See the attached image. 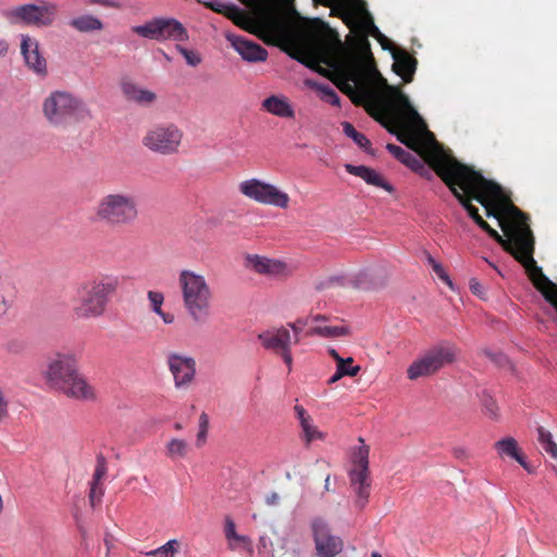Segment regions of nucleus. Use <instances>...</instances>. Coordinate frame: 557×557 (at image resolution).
Segmentation results:
<instances>
[{"mask_svg":"<svg viewBox=\"0 0 557 557\" xmlns=\"http://www.w3.org/2000/svg\"><path fill=\"white\" fill-rule=\"evenodd\" d=\"M358 1L359 3L354 8L341 4V7L332 8V12L342 17L348 27L359 28L367 47L358 50L346 49L338 40L334 51L331 54L322 55L320 62L331 67L332 81L357 106H363L372 100V84L383 87L377 104L385 117L393 124L394 128H389V132L395 134L400 143L423 158L441 178L449 180L453 175H460L462 169L458 166L459 161L443 149L432 133L425 131L422 136L412 129L411 123H420L425 127L419 113L401 89L388 85L376 70L367 36L382 37L383 35L367 11L364 2Z\"/></svg>","mask_w":557,"mask_h":557,"instance_id":"obj_1","label":"nucleus"},{"mask_svg":"<svg viewBox=\"0 0 557 557\" xmlns=\"http://www.w3.org/2000/svg\"><path fill=\"white\" fill-rule=\"evenodd\" d=\"M460 175L441 178L467 210L471 219L509 252L528 273L536 263L533 258L534 237L529 218L503 193L502 187L486 180L473 168L458 162Z\"/></svg>","mask_w":557,"mask_h":557,"instance_id":"obj_2","label":"nucleus"},{"mask_svg":"<svg viewBox=\"0 0 557 557\" xmlns=\"http://www.w3.org/2000/svg\"><path fill=\"white\" fill-rule=\"evenodd\" d=\"M120 283L114 274H99L79 283L72 305L73 314L79 320L102 317Z\"/></svg>","mask_w":557,"mask_h":557,"instance_id":"obj_3","label":"nucleus"},{"mask_svg":"<svg viewBox=\"0 0 557 557\" xmlns=\"http://www.w3.org/2000/svg\"><path fill=\"white\" fill-rule=\"evenodd\" d=\"M95 219L111 227L133 225L139 218L138 198L128 191H110L97 201Z\"/></svg>","mask_w":557,"mask_h":557,"instance_id":"obj_4","label":"nucleus"},{"mask_svg":"<svg viewBox=\"0 0 557 557\" xmlns=\"http://www.w3.org/2000/svg\"><path fill=\"white\" fill-rule=\"evenodd\" d=\"M183 304L190 319L205 323L211 315L212 290L205 276L190 270H183L178 275Z\"/></svg>","mask_w":557,"mask_h":557,"instance_id":"obj_5","label":"nucleus"},{"mask_svg":"<svg viewBox=\"0 0 557 557\" xmlns=\"http://www.w3.org/2000/svg\"><path fill=\"white\" fill-rule=\"evenodd\" d=\"M47 121L55 127H65L73 121L89 115L86 103L69 91H52L42 102Z\"/></svg>","mask_w":557,"mask_h":557,"instance_id":"obj_6","label":"nucleus"},{"mask_svg":"<svg viewBox=\"0 0 557 557\" xmlns=\"http://www.w3.org/2000/svg\"><path fill=\"white\" fill-rule=\"evenodd\" d=\"M183 131L173 123H159L150 126L141 138L143 146L160 156H172L180 151Z\"/></svg>","mask_w":557,"mask_h":557,"instance_id":"obj_7","label":"nucleus"},{"mask_svg":"<svg viewBox=\"0 0 557 557\" xmlns=\"http://www.w3.org/2000/svg\"><path fill=\"white\" fill-rule=\"evenodd\" d=\"M457 356V349L449 344H440L431 347L417 358L407 369V376L414 381L419 377L430 376L444 367L453 363Z\"/></svg>","mask_w":557,"mask_h":557,"instance_id":"obj_8","label":"nucleus"},{"mask_svg":"<svg viewBox=\"0 0 557 557\" xmlns=\"http://www.w3.org/2000/svg\"><path fill=\"white\" fill-rule=\"evenodd\" d=\"M239 193L258 203L286 209L289 203V196L278 189L275 185L258 178H249L239 183Z\"/></svg>","mask_w":557,"mask_h":557,"instance_id":"obj_9","label":"nucleus"},{"mask_svg":"<svg viewBox=\"0 0 557 557\" xmlns=\"http://www.w3.org/2000/svg\"><path fill=\"white\" fill-rule=\"evenodd\" d=\"M369 446L362 444L354 453V468L349 472L350 484L356 494L355 506L362 510L370 496Z\"/></svg>","mask_w":557,"mask_h":557,"instance_id":"obj_10","label":"nucleus"},{"mask_svg":"<svg viewBox=\"0 0 557 557\" xmlns=\"http://www.w3.org/2000/svg\"><path fill=\"white\" fill-rule=\"evenodd\" d=\"M132 30L144 38L153 40H177L188 39L187 30L182 23L174 18H154L144 25L134 26Z\"/></svg>","mask_w":557,"mask_h":557,"instance_id":"obj_11","label":"nucleus"},{"mask_svg":"<svg viewBox=\"0 0 557 557\" xmlns=\"http://www.w3.org/2000/svg\"><path fill=\"white\" fill-rule=\"evenodd\" d=\"M78 371V356L74 351L58 352L50 359L46 379L50 386L59 391Z\"/></svg>","mask_w":557,"mask_h":557,"instance_id":"obj_12","label":"nucleus"},{"mask_svg":"<svg viewBox=\"0 0 557 557\" xmlns=\"http://www.w3.org/2000/svg\"><path fill=\"white\" fill-rule=\"evenodd\" d=\"M310 527L318 557H336L342 553L343 540L332 534L329 523L323 518H313Z\"/></svg>","mask_w":557,"mask_h":557,"instance_id":"obj_13","label":"nucleus"},{"mask_svg":"<svg viewBox=\"0 0 557 557\" xmlns=\"http://www.w3.org/2000/svg\"><path fill=\"white\" fill-rule=\"evenodd\" d=\"M58 5L52 2H44L39 5L24 4L12 11V15L27 25L38 27L50 26L57 16Z\"/></svg>","mask_w":557,"mask_h":557,"instance_id":"obj_14","label":"nucleus"},{"mask_svg":"<svg viewBox=\"0 0 557 557\" xmlns=\"http://www.w3.org/2000/svg\"><path fill=\"white\" fill-rule=\"evenodd\" d=\"M166 363L176 388L187 387L193 383L196 375V360L193 357L170 352Z\"/></svg>","mask_w":557,"mask_h":557,"instance_id":"obj_15","label":"nucleus"},{"mask_svg":"<svg viewBox=\"0 0 557 557\" xmlns=\"http://www.w3.org/2000/svg\"><path fill=\"white\" fill-rule=\"evenodd\" d=\"M246 265L258 274L271 277H286L293 273L287 263L258 255L247 256Z\"/></svg>","mask_w":557,"mask_h":557,"instance_id":"obj_16","label":"nucleus"},{"mask_svg":"<svg viewBox=\"0 0 557 557\" xmlns=\"http://www.w3.org/2000/svg\"><path fill=\"white\" fill-rule=\"evenodd\" d=\"M59 392L78 401H94L97 398L96 388L79 370L60 387Z\"/></svg>","mask_w":557,"mask_h":557,"instance_id":"obj_17","label":"nucleus"},{"mask_svg":"<svg viewBox=\"0 0 557 557\" xmlns=\"http://www.w3.org/2000/svg\"><path fill=\"white\" fill-rule=\"evenodd\" d=\"M258 339L267 350L278 355L293 344V336L285 326L271 327L258 334Z\"/></svg>","mask_w":557,"mask_h":557,"instance_id":"obj_18","label":"nucleus"},{"mask_svg":"<svg viewBox=\"0 0 557 557\" xmlns=\"http://www.w3.org/2000/svg\"><path fill=\"white\" fill-rule=\"evenodd\" d=\"M226 39L247 62H262L268 58V51L252 40L234 34H227Z\"/></svg>","mask_w":557,"mask_h":557,"instance_id":"obj_19","label":"nucleus"},{"mask_svg":"<svg viewBox=\"0 0 557 557\" xmlns=\"http://www.w3.org/2000/svg\"><path fill=\"white\" fill-rule=\"evenodd\" d=\"M21 52L26 65L39 75L47 74L46 59L39 52V45L35 38L23 36L21 42Z\"/></svg>","mask_w":557,"mask_h":557,"instance_id":"obj_20","label":"nucleus"},{"mask_svg":"<svg viewBox=\"0 0 557 557\" xmlns=\"http://www.w3.org/2000/svg\"><path fill=\"white\" fill-rule=\"evenodd\" d=\"M534 287L557 311V284L552 282L535 263L527 273Z\"/></svg>","mask_w":557,"mask_h":557,"instance_id":"obj_21","label":"nucleus"},{"mask_svg":"<svg viewBox=\"0 0 557 557\" xmlns=\"http://www.w3.org/2000/svg\"><path fill=\"white\" fill-rule=\"evenodd\" d=\"M17 288L4 269L0 268V320L5 318L13 308Z\"/></svg>","mask_w":557,"mask_h":557,"instance_id":"obj_22","label":"nucleus"},{"mask_svg":"<svg viewBox=\"0 0 557 557\" xmlns=\"http://www.w3.org/2000/svg\"><path fill=\"white\" fill-rule=\"evenodd\" d=\"M393 58L394 72L403 78L404 83H411L418 65L417 59L403 49L395 51Z\"/></svg>","mask_w":557,"mask_h":557,"instance_id":"obj_23","label":"nucleus"},{"mask_svg":"<svg viewBox=\"0 0 557 557\" xmlns=\"http://www.w3.org/2000/svg\"><path fill=\"white\" fill-rule=\"evenodd\" d=\"M121 89L127 101L135 102L143 107L150 106L157 100V95L152 90L141 88L139 85L128 79L122 81Z\"/></svg>","mask_w":557,"mask_h":557,"instance_id":"obj_24","label":"nucleus"},{"mask_svg":"<svg viewBox=\"0 0 557 557\" xmlns=\"http://www.w3.org/2000/svg\"><path fill=\"white\" fill-rule=\"evenodd\" d=\"M345 170L349 174L362 178L369 185L383 188L388 193L393 191V186L387 183L383 176L374 169L368 168L366 165L345 164Z\"/></svg>","mask_w":557,"mask_h":557,"instance_id":"obj_25","label":"nucleus"},{"mask_svg":"<svg viewBox=\"0 0 557 557\" xmlns=\"http://www.w3.org/2000/svg\"><path fill=\"white\" fill-rule=\"evenodd\" d=\"M261 106L267 112L282 119H293L295 116V110L292 103L287 97L283 95H272L265 98Z\"/></svg>","mask_w":557,"mask_h":557,"instance_id":"obj_26","label":"nucleus"},{"mask_svg":"<svg viewBox=\"0 0 557 557\" xmlns=\"http://www.w3.org/2000/svg\"><path fill=\"white\" fill-rule=\"evenodd\" d=\"M386 149L401 163L413 170L414 172H421L425 170L424 163L425 160L421 158L419 154H412L411 152L405 150L404 148L394 145L387 144Z\"/></svg>","mask_w":557,"mask_h":557,"instance_id":"obj_27","label":"nucleus"},{"mask_svg":"<svg viewBox=\"0 0 557 557\" xmlns=\"http://www.w3.org/2000/svg\"><path fill=\"white\" fill-rule=\"evenodd\" d=\"M147 297L150 304V309L158 314L165 324H172L175 320L174 314L162 310V305L164 302L163 294L161 292L149 290Z\"/></svg>","mask_w":557,"mask_h":557,"instance_id":"obj_28","label":"nucleus"},{"mask_svg":"<svg viewBox=\"0 0 557 557\" xmlns=\"http://www.w3.org/2000/svg\"><path fill=\"white\" fill-rule=\"evenodd\" d=\"M495 448L499 455H506L516 459L523 468L528 469L523 457L518 451L517 441L512 437H506L495 443Z\"/></svg>","mask_w":557,"mask_h":557,"instance_id":"obj_29","label":"nucleus"},{"mask_svg":"<svg viewBox=\"0 0 557 557\" xmlns=\"http://www.w3.org/2000/svg\"><path fill=\"white\" fill-rule=\"evenodd\" d=\"M70 25L78 32L88 33L94 30H101L103 27L102 22L92 15H81L71 20Z\"/></svg>","mask_w":557,"mask_h":557,"instance_id":"obj_30","label":"nucleus"},{"mask_svg":"<svg viewBox=\"0 0 557 557\" xmlns=\"http://www.w3.org/2000/svg\"><path fill=\"white\" fill-rule=\"evenodd\" d=\"M166 456L172 459H183L189 451V445L185 440L172 438L165 445Z\"/></svg>","mask_w":557,"mask_h":557,"instance_id":"obj_31","label":"nucleus"},{"mask_svg":"<svg viewBox=\"0 0 557 557\" xmlns=\"http://www.w3.org/2000/svg\"><path fill=\"white\" fill-rule=\"evenodd\" d=\"M224 534H225V537L228 541V545L232 549L235 547V545L232 543L233 541L237 545H249L250 544V540L248 536L237 534L235 522L233 521V519L231 517L225 518Z\"/></svg>","mask_w":557,"mask_h":557,"instance_id":"obj_32","label":"nucleus"},{"mask_svg":"<svg viewBox=\"0 0 557 557\" xmlns=\"http://www.w3.org/2000/svg\"><path fill=\"white\" fill-rule=\"evenodd\" d=\"M309 335H319L326 338L343 337L349 334V330L344 325L329 326L317 325L312 327Z\"/></svg>","mask_w":557,"mask_h":557,"instance_id":"obj_33","label":"nucleus"},{"mask_svg":"<svg viewBox=\"0 0 557 557\" xmlns=\"http://www.w3.org/2000/svg\"><path fill=\"white\" fill-rule=\"evenodd\" d=\"M537 441L542 447V449L549 455V457L554 460H557V444L553 441V436L549 431L544 429L543 426L537 428Z\"/></svg>","mask_w":557,"mask_h":557,"instance_id":"obj_34","label":"nucleus"},{"mask_svg":"<svg viewBox=\"0 0 557 557\" xmlns=\"http://www.w3.org/2000/svg\"><path fill=\"white\" fill-rule=\"evenodd\" d=\"M342 126L343 132L347 137L351 138L364 151L372 153L370 150L371 141L366 137V135L357 132L354 125L349 122H343Z\"/></svg>","mask_w":557,"mask_h":557,"instance_id":"obj_35","label":"nucleus"},{"mask_svg":"<svg viewBox=\"0 0 557 557\" xmlns=\"http://www.w3.org/2000/svg\"><path fill=\"white\" fill-rule=\"evenodd\" d=\"M181 549V543L178 540L173 539L168 541L162 546L151 549L146 553L147 556L151 557H175Z\"/></svg>","mask_w":557,"mask_h":557,"instance_id":"obj_36","label":"nucleus"},{"mask_svg":"<svg viewBox=\"0 0 557 557\" xmlns=\"http://www.w3.org/2000/svg\"><path fill=\"white\" fill-rule=\"evenodd\" d=\"M228 20H231L235 25L248 29L249 17L240 8L235 4H231L225 12V15Z\"/></svg>","mask_w":557,"mask_h":557,"instance_id":"obj_37","label":"nucleus"},{"mask_svg":"<svg viewBox=\"0 0 557 557\" xmlns=\"http://www.w3.org/2000/svg\"><path fill=\"white\" fill-rule=\"evenodd\" d=\"M300 426L302 429V434L307 446L312 441L324 438V434L320 432L318 428L313 424L312 418H310L308 422L302 423Z\"/></svg>","mask_w":557,"mask_h":557,"instance_id":"obj_38","label":"nucleus"},{"mask_svg":"<svg viewBox=\"0 0 557 557\" xmlns=\"http://www.w3.org/2000/svg\"><path fill=\"white\" fill-rule=\"evenodd\" d=\"M104 494V490L101 483L92 482L90 483L89 490V503L92 508H95L100 502Z\"/></svg>","mask_w":557,"mask_h":557,"instance_id":"obj_39","label":"nucleus"},{"mask_svg":"<svg viewBox=\"0 0 557 557\" xmlns=\"http://www.w3.org/2000/svg\"><path fill=\"white\" fill-rule=\"evenodd\" d=\"M209 428V419L207 413L202 412L199 417V431L197 434V446H202L207 440V433Z\"/></svg>","mask_w":557,"mask_h":557,"instance_id":"obj_40","label":"nucleus"},{"mask_svg":"<svg viewBox=\"0 0 557 557\" xmlns=\"http://www.w3.org/2000/svg\"><path fill=\"white\" fill-rule=\"evenodd\" d=\"M319 90L322 95V99L332 106H339V97L336 91L327 85L319 86Z\"/></svg>","mask_w":557,"mask_h":557,"instance_id":"obj_41","label":"nucleus"},{"mask_svg":"<svg viewBox=\"0 0 557 557\" xmlns=\"http://www.w3.org/2000/svg\"><path fill=\"white\" fill-rule=\"evenodd\" d=\"M107 474V462L102 455L97 457V465L92 475V482L101 483L102 479Z\"/></svg>","mask_w":557,"mask_h":557,"instance_id":"obj_42","label":"nucleus"},{"mask_svg":"<svg viewBox=\"0 0 557 557\" xmlns=\"http://www.w3.org/2000/svg\"><path fill=\"white\" fill-rule=\"evenodd\" d=\"M360 372V367H351L350 369H336L335 373L329 379V384H334L343 376H356Z\"/></svg>","mask_w":557,"mask_h":557,"instance_id":"obj_43","label":"nucleus"},{"mask_svg":"<svg viewBox=\"0 0 557 557\" xmlns=\"http://www.w3.org/2000/svg\"><path fill=\"white\" fill-rule=\"evenodd\" d=\"M176 49L185 58L187 64L191 66H197L200 64L201 58L197 52L188 50L180 45L176 46Z\"/></svg>","mask_w":557,"mask_h":557,"instance_id":"obj_44","label":"nucleus"},{"mask_svg":"<svg viewBox=\"0 0 557 557\" xmlns=\"http://www.w3.org/2000/svg\"><path fill=\"white\" fill-rule=\"evenodd\" d=\"M9 417V403L4 392L0 388V423Z\"/></svg>","mask_w":557,"mask_h":557,"instance_id":"obj_45","label":"nucleus"},{"mask_svg":"<svg viewBox=\"0 0 557 557\" xmlns=\"http://www.w3.org/2000/svg\"><path fill=\"white\" fill-rule=\"evenodd\" d=\"M208 8H210L212 11L225 15V12H227V9L231 7V4L223 3L220 1H212L206 3Z\"/></svg>","mask_w":557,"mask_h":557,"instance_id":"obj_46","label":"nucleus"},{"mask_svg":"<svg viewBox=\"0 0 557 557\" xmlns=\"http://www.w3.org/2000/svg\"><path fill=\"white\" fill-rule=\"evenodd\" d=\"M483 354L498 366L504 364L506 357L502 352H493L488 349H484Z\"/></svg>","mask_w":557,"mask_h":557,"instance_id":"obj_47","label":"nucleus"},{"mask_svg":"<svg viewBox=\"0 0 557 557\" xmlns=\"http://www.w3.org/2000/svg\"><path fill=\"white\" fill-rule=\"evenodd\" d=\"M294 409H295L296 416H297V418H298V420H299V422H300V425H301L302 423H305V422H308V420L311 418V417L307 413L306 409H305L302 406H300V405H296V406L294 407Z\"/></svg>","mask_w":557,"mask_h":557,"instance_id":"obj_48","label":"nucleus"},{"mask_svg":"<svg viewBox=\"0 0 557 557\" xmlns=\"http://www.w3.org/2000/svg\"><path fill=\"white\" fill-rule=\"evenodd\" d=\"M304 324L305 323L301 320H297L294 323H288V326L294 332L293 343H295V344L299 343V333L301 332V326L300 325H304Z\"/></svg>","mask_w":557,"mask_h":557,"instance_id":"obj_49","label":"nucleus"},{"mask_svg":"<svg viewBox=\"0 0 557 557\" xmlns=\"http://www.w3.org/2000/svg\"><path fill=\"white\" fill-rule=\"evenodd\" d=\"M278 355L283 358L285 364L288 368V371L290 372L292 371V364H293L292 346L288 347L287 349L283 350Z\"/></svg>","mask_w":557,"mask_h":557,"instance_id":"obj_50","label":"nucleus"},{"mask_svg":"<svg viewBox=\"0 0 557 557\" xmlns=\"http://www.w3.org/2000/svg\"><path fill=\"white\" fill-rule=\"evenodd\" d=\"M433 271L438 275V277L441 280H443L444 282H447L450 284V281H449V277L447 275V273L445 272L444 268L442 264H436L433 269Z\"/></svg>","mask_w":557,"mask_h":557,"instance_id":"obj_51","label":"nucleus"},{"mask_svg":"<svg viewBox=\"0 0 557 557\" xmlns=\"http://www.w3.org/2000/svg\"><path fill=\"white\" fill-rule=\"evenodd\" d=\"M352 363L354 359L351 357L344 358L336 363V369H350L351 367H354Z\"/></svg>","mask_w":557,"mask_h":557,"instance_id":"obj_52","label":"nucleus"},{"mask_svg":"<svg viewBox=\"0 0 557 557\" xmlns=\"http://www.w3.org/2000/svg\"><path fill=\"white\" fill-rule=\"evenodd\" d=\"M470 289L474 295L482 296V285L476 280L470 281Z\"/></svg>","mask_w":557,"mask_h":557,"instance_id":"obj_53","label":"nucleus"},{"mask_svg":"<svg viewBox=\"0 0 557 557\" xmlns=\"http://www.w3.org/2000/svg\"><path fill=\"white\" fill-rule=\"evenodd\" d=\"M453 454L458 459H466L469 456L467 449L463 447H455Z\"/></svg>","mask_w":557,"mask_h":557,"instance_id":"obj_54","label":"nucleus"},{"mask_svg":"<svg viewBox=\"0 0 557 557\" xmlns=\"http://www.w3.org/2000/svg\"><path fill=\"white\" fill-rule=\"evenodd\" d=\"M104 545L107 547V554L108 556L110 555V550L112 549L113 545H114V539L112 535H110L109 533L106 534V537H104Z\"/></svg>","mask_w":557,"mask_h":557,"instance_id":"obj_55","label":"nucleus"},{"mask_svg":"<svg viewBox=\"0 0 557 557\" xmlns=\"http://www.w3.org/2000/svg\"><path fill=\"white\" fill-rule=\"evenodd\" d=\"M278 494L273 492L270 495L267 496L265 503L270 506L276 505L278 502Z\"/></svg>","mask_w":557,"mask_h":557,"instance_id":"obj_56","label":"nucleus"},{"mask_svg":"<svg viewBox=\"0 0 557 557\" xmlns=\"http://www.w3.org/2000/svg\"><path fill=\"white\" fill-rule=\"evenodd\" d=\"M329 354L330 356L336 361V363L344 359L343 357L339 356V354L334 349V348H330L329 349Z\"/></svg>","mask_w":557,"mask_h":557,"instance_id":"obj_57","label":"nucleus"},{"mask_svg":"<svg viewBox=\"0 0 557 557\" xmlns=\"http://www.w3.org/2000/svg\"><path fill=\"white\" fill-rule=\"evenodd\" d=\"M486 408L492 416H496L497 407L494 401H491L488 405H486Z\"/></svg>","mask_w":557,"mask_h":557,"instance_id":"obj_58","label":"nucleus"},{"mask_svg":"<svg viewBox=\"0 0 557 557\" xmlns=\"http://www.w3.org/2000/svg\"><path fill=\"white\" fill-rule=\"evenodd\" d=\"M8 50V45L4 41H0V55L4 54Z\"/></svg>","mask_w":557,"mask_h":557,"instance_id":"obj_59","label":"nucleus"},{"mask_svg":"<svg viewBox=\"0 0 557 557\" xmlns=\"http://www.w3.org/2000/svg\"><path fill=\"white\" fill-rule=\"evenodd\" d=\"M330 481H331V478H330V475H327V476L325 478V481H324V490H325V491H330V490H331V488H330Z\"/></svg>","mask_w":557,"mask_h":557,"instance_id":"obj_60","label":"nucleus"},{"mask_svg":"<svg viewBox=\"0 0 557 557\" xmlns=\"http://www.w3.org/2000/svg\"><path fill=\"white\" fill-rule=\"evenodd\" d=\"M260 544L267 548L268 547V539L265 536L260 537Z\"/></svg>","mask_w":557,"mask_h":557,"instance_id":"obj_61","label":"nucleus"},{"mask_svg":"<svg viewBox=\"0 0 557 557\" xmlns=\"http://www.w3.org/2000/svg\"><path fill=\"white\" fill-rule=\"evenodd\" d=\"M325 320H326L325 315L317 314L315 317H313V321H315V322L325 321Z\"/></svg>","mask_w":557,"mask_h":557,"instance_id":"obj_62","label":"nucleus"},{"mask_svg":"<svg viewBox=\"0 0 557 557\" xmlns=\"http://www.w3.org/2000/svg\"><path fill=\"white\" fill-rule=\"evenodd\" d=\"M428 260H429V263L431 264L432 269H434V267L436 264H438V262H436L431 256L428 257Z\"/></svg>","mask_w":557,"mask_h":557,"instance_id":"obj_63","label":"nucleus"},{"mask_svg":"<svg viewBox=\"0 0 557 557\" xmlns=\"http://www.w3.org/2000/svg\"><path fill=\"white\" fill-rule=\"evenodd\" d=\"M428 260H429V263L431 264L432 269H434V267L436 264H438V262H436L431 256L428 257Z\"/></svg>","mask_w":557,"mask_h":557,"instance_id":"obj_64","label":"nucleus"}]
</instances>
